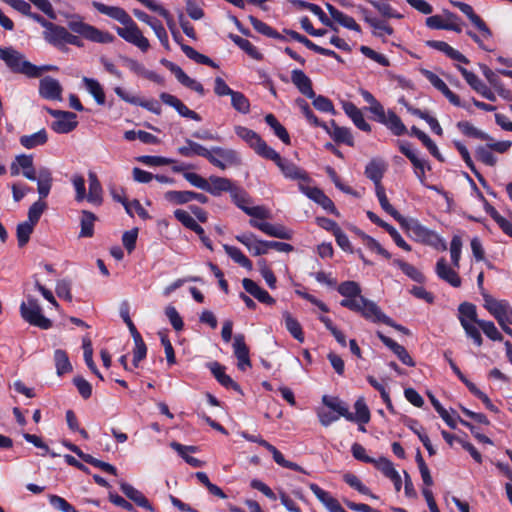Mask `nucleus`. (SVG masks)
<instances>
[{"label": "nucleus", "instance_id": "nucleus-33", "mask_svg": "<svg viewBox=\"0 0 512 512\" xmlns=\"http://www.w3.org/2000/svg\"><path fill=\"white\" fill-rule=\"evenodd\" d=\"M426 44H427V46H429L435 50L443 52L446 56H448L449 58H451L455 61H458V62H461L464 64L469 63V60L462 53H460L458 50L454 49L452 46H450L448 43H446L444 41L430 40V41H427Z\"/></svg>", "mask_w": 512, "mask_h": 512}, {"label": "nucleus", "instance_id": "nucleus-38", "mask_svg": "<svg viewBox=\"0 0 512 512\" xmlns=\"http://www.w3.org/2000/svg\"><path fill=\"white\" fill-rule=\"evenodd\" d=\"M484 209L497 223L504 234L512 238V222L503 217L487 200L484 199Z\"/></svg>", "mask_w": 512, "mask_h": 512}, {"label": "nucleus", "instance_id": "nucleus-54", "mask_svg": "<svg viewBox=\"0 0 512 512\" xmlns=\"http://www.w3.org/2000/svg\"><path fill=\"white\" fill-rule=\"evenodd\" d=\"M399 103L403 104L407 108V111L411 114L425 120L430 128H440L437 119L428 111L412 107L411 105L407 104L404 98L399 99Z\"/></svg>", "mask_w": 512, "mask_h": 512}, {"label": "nucleus", "instance_id": "nucleus-37", "mask_svg": "<svg viewBox=\"0 0 512 512\" xmlns=\"http://www.w3.org/2000/svg\"><path fill=\"white\" fill-rule=\"evenodd\" d=\"M461 12L467 16V18L471 21L479 33H481L484 39L492 38V31L484 22V20L474 12L472 6L468 4L466 8H464Z\"/></svg>", "mask_w": 512, "mask_h": 512}, {"label": "nucleus", "instance_id": "nucleus-36", "mask_svg": "<svg viewBox=\"0 0 512 512\" xmlns=\"http://www.w3.org/2000/svg\"><path fill=\"white\" fill-rule=\"evenodd\" d=\"M67 31L65 27L52 23L51 26L43 32V37L48 43L56 47H61L65 45Z\"/></svg>", "mask_w": 512, "mask_h": 512}, {"label": "nucleus", "instance_id": "nucleus-61", "mask_svg": "<svg viewBox=\"0 0 512 512\" xmlns=\"http://www.w3.org/2000/svg\"><path fill=\"white\" fill-rule=\"evenodd\" d=\"M354 408L356 411L354 415L355 422H358L360 424H366L370 421V411L363 397H360L356 400Z\"/></svg>", "mask_w": 512, "mask_h": 512}, {"label": "nucleus", "instance_id": "nucleus-31", "mask_svg": "<svg viewBox=\"0 0 512 512\" xmlns=\"http://www.w3.org/2000/svg\"><path fill=\"white\" fill-rule=\"evenodd\" d=\"M484 307L496 320H501L502 316L509 314V303L505 300H496L490 295H484Z\"/></svg>", "mask_w": 512, "mask_h": 512}, {"label": "nucleus", "instance_id": "nucleus-11", "mask_svg": "<svg viewBox=\"0 0 512 512\" xmlns=\"http://www.w3.org/2000/svg\"><path fill=\"white\" fill-rule=\"evenodd\" d=\"M426 25L431 29L451 30L457 33L462 31L459 17L448 10H444L443 15H433L426 18Z\"/></svg>", "mask_w": 512, "mask_h": 512}, {"label": "nucleus", "instance_id": "nucleus-17", "mask_svg": "<svg viewBox=\"0 0 512 512\" xmlns=\"http://www.w3.org/2000/svg\"><path fill=\"white\" fill-rule=\"evenodd\" d=\"M234 355L238 360V368L241 371H245L251 367V360L249 357V348L245 343V336L243 334H237L234 336L233 342Z\"/></svg>", "mask_w": 512, "mask_h": 512}, {"label": "nucleus", "instance_id": "nucleus-16", "mask_svg": "<svg viewBox=\"0 0 512 512\" xmlns=\"http://www.w3.org/2000/svg\"><path fill=\"white\" fill-rule=\"evenodd\" d=\"M249 224L261 230L263 233L271 237H276L284 240H290L292 238V231L287 229L283 225H274L269 222H259L254 219H250Z\"/></svg>", "mask_w": 512, "mask_h": 512}, {"label": "nucleus", "instance_id": "nucleus-23", "mask_svg": "<svg viewBox=\"0 0 512 512\" xmlns=\"http://www.w3.org/2000/svg\"><path fill=\"white\" fill-rule=\"evenodd\" d=\"M92 6L101 14L117 20L122 25L129 22L131 19L130 15L121 7L108 6L98 1H93Z\"/></svg>", "mask_w": 512, "mask_h": 512}, {"label": "nucleus", "instance_id": "nucleus-26", "mask_svg": "<svg viewBox=\"0 0 512 512\" xmlns=\"http://www.w3.org/2000/svg\"><path fill=\"white\" fill-rule=\"evenodd\" d=\"M179 154L185 157H192L194 155L202 156L208 161L216 162L210 155V148L205 147L197 142L190 139L186 140V144L178 148Z\"/></svg>", "mask_w": 512, "mask_h": 512}, {"label": "nucleus", "instance_id": "nucleus-58", "mask_svg": "<svg viewBox=\"0 0 512 512\" xmlns=\"http://www.w3.org/2000/svg\"><path fill=\"white\" fill-rule=\"evenodd\" d=\"M459 321L462 324V319L464 321H469L470 323H475L478 325L480 321L477 318L476 306L469 302H463L459 305Z\"/></svg>", "mask_w": 512, "mask_h": 512}, {"label": "nucleus", "instance_id": "nucleus-35", "mask_svg": "<svg viewBox=\"0 0 512 512\" xmlns=\"http://www.w3.org/2000/svg\"><path fill=\"white\" fill-rule=\"evenodd\" d=\"M393 132L396 136H401L404 133H407L409 136L417 137L434 157L442 160L436 144L422 130H393Z\"/></svg>", "mask_w": 512, "mask_h": 512}, {"label": "nucleus", "instance_id": "nucleus-44", "mask_svg": "<svg viewBox=\"0 0 512 512\" xmlns=\"http://www.w3.org/2000/svg\"><path fill=\"white\" fill-rule=\"evenodd\" d=\"M285 321V327L289 333L299 342H304V333L302 331L301 324L295 319L289 312L283 313Z\"/></svg>", "mask_w": 512, "mask_h": 512}, {"label": "nucleus", "instance_id": "nucleus-49", "mask_svg": "<svg viewBox=\"0 0 512 512\" xmlns=\"http://www.w3.org/2000/svg\"><path fill=\"white\" fill-rule=\"evenodd\" d=\"M176 79L185 87L197 92L199 95L203 96L205 94V89L203 85L195 79L190 78L182 68L176 70V74L174 75Z\"/></svg>", "mask_w": 512, "mask_h": 512}, {"label": "nucleus", "instance_id": "nucleus-14", "mask_svg": "<svg viewBox=\"0 0 512 512\" xmlns=\"http://www.w3.org/2000/svg\"><path fill=\"white\" fill-rule=\"evenodd\" d=\"M62 92L60 82L51 76H45L39 82V95L44 99L61 101Z\"/></svg>", "mask_w": 512, "mask_h": 512}, {"label": "nucleus", "instance_id": "nucleus-19", "mask_svg": "<svg viewBox=\"0 0 512 512\" xmlns=\"http://www.w3.org/2000/svg\"><path fill=\"white\" fill-rule=\"evenodd\" d=\"M387 170L386 162L381 158H373L365 167V176L373 181L375 188L383 186L381 181Z\"/></svg>", "mask_w": 512, "mask_h": 512}, {"label": "nucleus", "instance_id": "nucleus-57", "mask_svg": "<svg viewBox=\"0 0 512 512\" xmlns=\"http://www.w3.org/2000/svg\"><path fill=\"white\" fill-rule=\"evenodd\" d=\"M83 350H84V360L89 367V369L101 380H103L102 374L98 371L95 361H93V348L91 339L86 336L82 340Z\"/></svg>", "mask_w": 512, "mask_h": 512}, {"label": "nucleus", "instance_id": "nucleus-8", "mask_svg": "<svg viewBox=\"0 0 512 512\" xmlns=\"http://www.w3.org/2000/svg\"><path fill=\"white\" fill-rule=\"evenodd\" d=\"M69 28L75 32L96 43H111L114 36L109 32L99 30L98 28L83 22L81 17L73 16L72 20L68 22Z\"/></svg>", "mask_w": 512, "mask_h": 512}, {"label": "nucleus", "instance_id": "nucleus-50", "mask_svg": "<svg viewBox=\"0 0 512 512\" xmlns=\"http://www.w3.org/2000/svg\"><path fill=\"white\" fill-rule=\"evenodd\" d=\"M176 79L185 87L197 92L199 95L203 96L205 94V89L203 85L195 79L190 78L182 68L176 70V74L174 75Z\"/></svg>", "mask_w": 512, "mask_h": 512}, {"label": "nucleus", "instance_id": "nucleus-63", "mask_svg": "<svg viewBox=\"0 0 512 512\" xmlns=\"http://www.w3.org/2000/svg\"><path fill=\"white\" fill-rule=\"evenodd\" d=\"M394 263L412 280L418 283L425 281L424 275L413 265L399 259L394 260Z\"/></svg>", "mask_w": 512, "mask_h": 512}, {"label": "nucleus", "instance_id": "nucleus-40", "mask_svg": "<svg viewBox=\"0 0 512 512\" xmlns=\"http://www.w3.org/2000/svg\"><path fill=\"white\" fill-rule=\"evenodd\" d=\"M376 195L379 200L380 206L382 209L391 215L399 224H403L405 222V217H403L388 201L385 189L383 186L375 188Z\"/></svg>", "mask_w": 512, "mask_h": 512}, {"label": "nucleus", "instance_id": "nucleus-9", "mask_svg": "<svg viewBox=\"0 0 512 512\" xmlns=\"http://www.w3.org/2000/svg\"><path fill=\"white\" fill-rule=\"evenodd\" d=\"M20 314L21 317L30 325L45 330L52 327L51 320L42 314V309L38 301L30 296L27 297V301L21 303Z\"/></svg>", "mask_w": 512, "mask_h": 512}, {"label": "nucleus", "instance_id": "nucleus-24", "mask_svg": "<svg viewBox=\"0 0 512 512\" xmlns=\"http://www.w3.org/2000/svg\"><path fill=\"white\" fill-rule=\"evenodd\" d=\"M436 274L443 281L449 283L453 287H460L461 278L458 273L450 268L444 258H440L436 263Z\"/></svg>", "mask_w": 512, "mask_h": 512}, {"label": "nucleus", "instance_id": "nucleus-62", "mask_svg": "<svg viewBox=\"0 0 512 512\" xmlns=\"http://www.w3.org/2000/svg\"><path fill=\"white\" fill-rule=\"evenodd\" d=\"M181 50L189 59L195 61L196 63L216 67V64L209 57L199 53L189 45L181 44Z\"/></svg>", "mask_w": 512, "mask_h": 512}, {"label": "nucleus", "instance_id": "nucleus-27", "mask_svg": "<svg viewBox=\"0 0 512 512\" xmlns=\"http://www.w3.org/2000/svg\"><path fill=\"white\" fill-rule=\"evenodd\" d=\"M120 489L123 492V494L131 501H133L137 506L144 508L148 511H153L152 505L144 496V494L141 491L134 488L131 484L121 482Z\"/></svg>", "mask_w": 512, "mask_h": 512}, {"label": "nucleus", "instance_id": "nucleus-47", "mask_svg": "<svg viewBox=\"0 0 512 512\" xmlns=\"http://www.w3.org/2000/svg\"><path fill=\"white\" fill-rule=\"evenodd\" d=\"M229 37L240 49L245 51L251 58L256 60L262 59V54L249 40L244 39L235 34H230Z\"/></svg>", "mask_w": 512, "mask_h": 512}, {"label": "nucleus", "instance_id": "nucleus-48", "mask_svg": "<svg viewBox=\"0 0 512 512\" xmlns=\"http://www.w3.org/2000/svg\"><path fill=\"white\" fill-rule=\"evenodd\" d=\"M170 445L192 467L199 468V467L203 466V464H204L203 461H201L198 458H195L193 456H189V455L186 454V451L195 452L196 451V447L195 446H184V445H182L180 443H177V442H172Z\"/></svg>", "mask_w": 512, "mask_h": 512}, {"label": "nucleus", "instance_id": "nucleus-56", "mask_svg": "<svg viewBox=\"0 0 512 512\" xmlns=\"http://www.w3.org/2000/svg\"><path fill=\"white\" fill-rule=\"evenodd\" d=\"M16 162L23 169V176L30 181L36 180V171L33 166V157L31 155H19L16 157Z\"/></svg>", "mask_w": 512, "mask_h": 512}, {"label": "nucleus", "instance_id": "nucleus-34", "mask_svg": "<svg viewBox=\"0 0 512 512\" xmlns=\"http://www.w3.org/2000/svg\"><path fill=\"white\" fill-rule=\"evenodd\" d=\"M36 180L39 198L44 199L49 195L52 187L53 177L51 171L46 167L40 168L36 174Z\"/></svg>", "mask_w": 512, "mask_h": 512}, {"label": "nucleus", "instance_id": "nucleus-39", "mask_svg": "<svg viewBox=\"0 0 512 512\" xmlns=\"http://www.w3.org/2000/svg\"><path fill=\"white\" fill-rule=\"evenodd\" d=\"M48 112L56 119L55 128H75L77 126V116L73 112L52 110Z\"/></svg>", "mask_w": 512, "mask_h": 512}, {"label": "nucleus", "instance_id": "nucleus-21", "mask_svg": "<svg viewBox=\"0 0 512 512\" xmlns=\"http://www.w3.org/2000/svg\"><path fill=\"white\" fill-rule=\"evenodd\" d=\"M89 192L86 200L93 206H101L103 203V188L95 172L88 173Z\"/></svg>", "mask_w": 512, "mask_h": 512}, {"label": "nucleus", "instance_id": "nucleus-53", "mask_svg": "<svg viewBox=\"0 0 512 512\" xmlns=\"http://www.w3.org/2000/svg\"><path fill=\"white\" fill-rule=\"evenodd\" d=\"M399 103L403 104L407 108V111L411 114L425 120L430 128H440L437 119L428 111L412 107L411 105L407 104L404 98L399 99Z\"/></svg>", "mask_w": 512, "mask_h": 512}, {"label": "nucleus", "instance_id": "nucleus-13", "mask_svg": "<svg viewBox=\"0 0 512 512\" xmlns=\"http://www.w3.org/2000/svg\"><path fill=\"white\" fill-rule=\"evenodd\" d=\"M457 68L473 90H475L478 94L489 101L496 100L495 92L492 91V89L489 88L485 83H483L476 74L461 66H457Z\"/></svg>", "mask_w": 512, "mask_h": 512}, {"label": "nucleus", "instance_id": "nucleus-51", "mask_svg": "<svg viewBox=\"0 0 512 512\" xmlns=\"http://www.w3.org/2000/svg\"><path fill=\"white\" fill-rule=\"evenodd\" d=\"M249 21L253 28L260 34L265 35L270 38L284 40V37L280 35L276 30H274L271 26L264 23L263 21L257 19L254 16H249Z\"/></svg>", "mask_w": 512, "mask_h": 512}, {"label": "nucleus", "instance_id": "nucleus-46", "mask_svg": "<svg viewBox=\"0 0 512 512\" xmlns=\"http://www.w3.org/2000/svg\"><path fill=\"white\" fill-rule=\"evenodd\" d=\"M54 362L56 367V373L58 376H62L63 374L72 371V365L69 361V357L66 351L62 349L55 350Z\"/></svg>", "mask_w": 512, "mask_h": 512}, {"label": "nucleus", "instance_id": "nucleus-60", "mask_svg": "<svg viewBox=\"0 0 512 512\" xmlns=\"http://www.w3.org/2000/svg\"><path fill=\"white\" fill-rule=\"evenodd\" d=\"M370 3L377 11L386 18H396L401 19L402 15L394 10L391 5L386 0L376 1V0H366Z\"/></svg>", "mask_w": 512, "mask_h": 512}, {"label": "nucleus", "instance_id": "nucleus-20", "mask_svg": "<svg viewBox=\"0 0 512 512\" xmlns=\"http://www.w3.org/2000/svg\"><path fill=\"white\" fill-rule=\"evenodd\" d=\"M377 336L385 346H387L389 349H391L394 352V354L397 355V357L403 364L410 366V367L415 366L414 360L412 359V357L410 356V354L408 353V351L406 350V348L404 346L398 344L393 339L385 336L380 331L377 332Z\"/></svg>", "mask_w": 512, "mask_h": 512}, {"label": "nucleus", "instance_id": "nucleus-5", "mask_svg": "<svg viewBox=\"0 0 512 512\" xmlns=\"http://www.w3.org/2000/svg\"><path fill=\"white\" fill-rule=\"evenodd\" d=\"M183 177L194 187L201 189L213 196H220L223 192H230L234 186L233 182L225 177L212 175L208 179L197 173L186 172Z\"/></svg>", "mask_w": 512, "mask_h": 512}, {"label": "nucleus", "instance_id": "nucleus-2", "mask_svg": "<svg viewBox=\"0 0 512 512\" xmlns=\"http://www.w3.org/2000/svg\"><path fill=\"white\" fill-rule=\"evenodd\" d=\"M337 291L344 297V299L340 301V305L361 314L366 320L371 317L374 308L378 306L375 302L365 298L361 294V287L355 281L342 282L338 286Z\"/></svg>", "mask_w": 512, "mask_h": 512}, {"label": "nucleus", "instance_id": "nucleus-1", "mask_svg": "<svg viewBox=\"0 0 512 512\" xmlns=\"http://www.w3.org/2000/svg\"><path fill=\"white\" fill-rule=\"evenodd\" d=\"M238 135L258 155L273 160L285 177L293 180H308V175L305 171L297 167L294 163L281 158V156L274 149L269 147L254 130H238Z\"/></svg>", "mask_w": 512, "mask_h": 512}, {"label": "nucleus", "instance_id": "nucleus-59", "mask_svg": "<svg viewBox=\"0 0 512 512\" xmlns=\"http://www.w3.org/2000/svg\"><path fill=\"white\" fill-rule=\"evenodd\" d=\"M224 250L237 264L248 270L252 269V262L241 252L239 248L225 244Z\"/></svg>", "mask_w": 512, "mask_h": 512}, {"label": "nucleus", "instance_id": "nucleus-29", "mask_svg": "<svg viewBox=\"0 0 512 512\" xmlns=\"http://www.w3.org/2000/svg\"><path fill=\"white\" fill-rule=\"evenodd\" d=\"M209 368L214 377L222 386L228 389H233L239 393L242 392L239 384L236 383L229 375L225 373V367L222 366L220 363L212 362L209 364Z\"/></svg>", "mask_w": 512, "mask_h": 512}, {"label": "nucleus", "instance_id": "nucleus-52", "mask_svg": "<svg viewBox=\"0 0 512 512\" xmlns=\"http://www.w3.org/2000/svg\"><path fill=\"white\" fill-rule=\"evenodd\" d=\"M397 145L401 151L413 164L416 169L421 170V173L424 174V163L422 160L418 158L416 153L414 152L412 145L405 141H397Z\"/></svg>", "mask_w": 512, "mask_h": 512}, {"label": "nucleus", "instance_id": "nucleus-18", "mask_svg": "<svg viewBox=\"0 0 512 512\" xmlns=\"http://www.w3.org/2000/svg\"><path fill=\"white\" fill-rule=\"evenodd\" d=\"M481 70L486 80L490 84V86L494 89V91L504 100L511 101L512 100V92L505 87L498 74L492 71L486 65H481Z\"/></svg>", "mask_w": 512, "mask_h": 512}, {"label": "nucleus", "instance_id": "nucleus-30", "mask_svg": "<svg viewBox=\"0 0 512 512\" xmlns=\"http://www.w3.org/2000/svg\"><path fill=\"white\" fill-rule=\"evenodd\" d=\"M82 84L98 105H105L106 96L104 88L98 80L84 76L82 78Z\"/></svg>", "mask_w": 512, "mask_h": 512}, {"label": "nucleus", "instance_id": "nucleus-64", "mask_svg": "<svg viewBox=\"0 0 512 512\" xmlns=\"http://www.w3.org/2000/svg\"><path fill=\"white\" fill-rule=\"evenodd\" d=\"M34 226L35 225L31 224L28 221H25L17 225L16 235L19 247H23L28 243L30 235L34 230Z\"/></svg>", "mask_w": 512, "mask_h": 512}, {"label": "nucleus", "instance_id": "nucleus-32", "mask_svg": "<svg viewBox=\"0 0 512 512\" xmlns=\"http://www.w3.org/2000/svg\"><path fill=\"white\" fill-rule=\"evenodd\" d=\"M326 8H327L330 16L332 17V19L334 21H336L337 23H339L341 26H343L349 30L358 32V33L361 32V28L356 23L354 18L344 14L343 12L339 11L338 9H336L333 5H331L329 3L326 4Z\"/></svg>", "mask_w": 512, "mask_h": 512}, {"label": "nucleus", "instance_id": "nucleus-12", "mask_svg": "<svg viewBox=\"0 0 512 512\" xmlns=\"http://www.w3.org/2000/svg\"><path fill=\"white\" fill-rule=\"evenodd\" d=\"M210 155L216 162H209L221 170H225L228 166H238L241 164L240 156L233 149L210 147Z\"/></svg>", "mask_w": 512, "mask_h": 512}, {"label": "nucleus", "instance_id": "nucleus-41", "mask_svg": "<svg viewBox=\"0 0 512 512\" xmlns=\"http://www.w3.org/2000/svg\"><path fill=\"white\" fill-rule=\"evenodd\" d=\"M344 112L351 118L357 128H369L366 124L362 111L352 102H342Z\"/></svg>", "mask_w": 512, "mask_h": 512}, {"label": "nucleus", "instance_id": "nucleus-22", "mask_svg": "<svg viewBox=\"0 0 512 512\" xmlns=\"http://www.w3.org/2000/svg\"><path fill=\"white\" fill-rule=\"evenodd\" d=\"M301 190L317 204L321 205L325 210L332 214H338L332 200L317 187H304L300 185Z\"/></svg>", "mask_w": 512, "mask_h": 512}, {"label": "nucleus", "instance_id": "nucleus-15", "mask_svg": "<svg viewBox=\"0 0 512 512\" xmlns=\"http://www.w3.org/2000/svg\"><path fill=\"white\" fill-rule=\"evenodd\" d=\"M164 198L166 201L175 204L182 205L189 203L190 201L196 200L199 203L205 204L208 202V197L202 193H197L193 191H167L164 194Z\"/></svg>", "mask_w": 512, "mask_h": 512}, {"label": "nucleus", "instance_id": "nucleus-45", "mask_svg": "<svg viewBox=\"0 0 512 512\" xmlns=\"http://www.w3.org/2000/svg\"><path fill=\"white\" fill-rule=\"evenodd\" d=\"M48 137L45 130H38L31 135H24L20 138V143L27 149L35 148L47 142Z\"/></svg>", "mask_w": 512, "mask_h": 512}, {"label": "nucleus", "instance_id": "nucleus-4", "mask_svg": "<svg viewBox=\"0 0 512 512\" xmlns=\"http://www.w3.org/2000/svg\"><path fill=\"white\" fill-rule=\"evenodd\" d=\"M360 95L369 104L367 110L372 114V119L388 128H405L401 119L392 110H385L383 105L368 90L360 89Z\"/></svg>", "mask_w": 512, "mask_h": 512}, {"label": "nucleus", "instance_id": "nucleus-42", "mask_svg": "<svg viewBox=\"0 0 512 512\" xmlns=\"http://www.w3.org/2000/svg\"><path fill=\"white\" fill-rule=\"evenodd\" d=\"M97 217L94 213L88 210L81 211L80 226L81 230L79 237L90 238L94 234V223Z\"/></svg>", "mask_w": 512, "mask_h": 512}, {"label": "nucleus", "instance_id": "nucleus-55", "mask_svg": "<svg viewBox=\"0 0 512 512\" xmlns=\"http://www.w3.org/2000/svg\"><path fill=\"white\" fill-rule=\"evenodd\" d=\"M368 25L372 28V34L383 40L394 33L393 28L384 20L374 18Z\"/></svg>", "mask_w": 512, "mask_h": 512}, {"label": "nucleus", "instance_id": "nucleus-28", "mask_svg": "<svg viewBox=\"0 0 512 512\" xmlns=\"http://www.w3.org/2000/svg\"><path fill=\"white\" fill-rule=\"evenodd\" d=\"M322 403L338 416L344 417L348 421H354V414L349 411L347 404L339 398L324 395Z\"/></svg>", "mask_w": 512, "mask_h": 512}, {"label": "nucleus", "instance_id": "nucleus-10", "mask_svg": "<svg viewBox=\"0 0 512 512\" xmlns=\"http://www.w3.org/2000/svg\"><path fill=\"white\" fill-rule=\"evenodd\" d=\"M116 31L121 38L135 45L141 51L146 52L149 49V40L143 35L132 18L129 22H126L123 27H117Z\"/></svg>", "mask_w": 512, "mask_h": 512}, {"label": "nucleus", "instance_id": "nucleus-6", "mask_svg": "<svg viewBox=\"0 0 512 512\" xmlns=\"http://www.w3.org/2000/svg\"><path fill=\"white\" fill-rule=\"evenodd\" d=\"M400 225L414 240L436 248L441 244V248L446 250V243L442 241L439 235L420 224L417 220H408L405 218V222Z\"/></svg>", "mask_w": 512, "mask_h": 512}, {"label": "nucleus", "instance_id": "nucleus-43", "mask_svg": "<svg viewBox=\"0 0 512 512\" xmlns=\"http://www.w3.org/2000/svg\"><path fill=\"white\" fill-rule=\"evenodd\" d=\"M369 321H372L374 323H383L390 327H393L394 329L408 335L409 330L405 328L404 326L395 323L389 316H387L379 306L374 308V312L371 314V317L368 318Z\"/></svg>", "mask_w": 512, "mask_h": 512}, {"label": "nucleus", "instance_id": "nucleus-25", "mask_svg": "<svg viewBox=\"0 0 512 512\" xmlns=\"http://www.w3.org/2000/svg\"><path fill=\"white\" fill-rule=\"evenodd\" d=\"M291 81L307 98L315 97V92L312 88V81L302 70H293L291 72Z\"/></svg>", "mask_w": 512, "mask_h": 512}, {"label": "nucleus", "instance_id": "nucleus-7", "mask_svg": "<svg viewBox=\"0 0 512 512\" xmlns=\"http://www.w3.org/2000/svg\"><path fill=\"white\" fill-rule=\"evenodd\" d=\"M0 59L13 73L23 74L30 78L34 71V64L26 60L25 56L13 47H0Z\"/></svg>", "mask_w": 512, "mask_h": 512}, {"label": "nucleus", "instance_id": "nucleus-3", "mask_svg": "<svg viewBox=\"0 0 512 512\" xmlns=\"http://www.w3.org/2000/svg\"><path fill=\"white\" fill-rule=\"evenodd\" d=\"M464 133L468 137L484 140L487 142L485 146H478L476 148L475 154L479 161L491 167L495 166L497 163V158L492 153V151L497 153H505L512 146V141H497L483 130H464Z\"/></svg>", "mask_w": 512, "mask_h": 512}]
</instances>
